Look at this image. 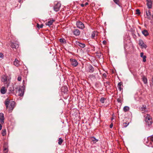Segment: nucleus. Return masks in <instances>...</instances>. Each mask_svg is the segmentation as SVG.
I'll return each instance as SVG.
<instances>
[{"label":"nucleus","mask_w":153,"mask_h":153,"mask_svg":"<svg viewBox=\"0 0 153 153\" xmlns=\"http://www.w3.org/2000/svg\"><path fill=\"white\" fill-rule=\"evenodd\" d=\"M15 102L10 101L8 98L6 99L4 104L7 109H8L9 112H11L15 107Z\"/></svg>","instance_id":"f257e3e1"},{"label":"nucleus","mask_w":153,"mask_h":153,"mask_svg":"<svg viewBox=\"0 0 153 153\" xmlns=\"http://www.w3.org/2000/svg\"><path fill=\"white\" fill-rule=\"evenodd\" d=\"M145 117L146 125L148 126L151 125L152 124V120L151 117L150 115L149 114H147Z\"/></svg>","instance_id":"f03ea898"},{"label":"nucleus","mask_w":153,"mask_h":153,"mask_svg":"<svg viewBox=\"0 0 153 153\" xmlns=\"http://www.w3.org/2000/svg\"><path fill=\"white\" fill-rule=\"evenodd\" d=\"M76 25L77 27L81 29H83L85 27L84 24L81 22H76Z\"/></svg>","instance_id":"7ed1b4c3"},{"label":"nucleus","mask_w":153,"mask_h":153,"mask_svg":"<svg viewBox=\"0 0 153 153\" xmlns=\"http://www.w3.org/2000/svg\"><path fill=\"white\" fill-rule=\"evenodd\" d=\"M71 64L74 67H76L78 64V63L76 60L73 59H70Z\"/></svg>","instance_id":"20e7f679"},{"label":"nucleus","mask_w":153,"mask_h":153,"mask_svg":"<svg viewBox=\"0 0 153 153\" xmlns=\"http://www.w3.org/2000/svg\"><path fill=\"white\" fill-rule=\"evenodd\" d=\"M11 47L13 50L19 48V45L17 43L15 42H11Z\"/></svg>","instance_id":"39448f33"},{"label":"nucleus","mask_w":153,"mask_h":153,"mask_svg":"<svg viewBox=\"0 0 153 153\" xmlns=\"http://www.w3.org/2000/svg\"><path fill=\"white\" fill-rule=\"evenodd\" d=\"M61 5V4L60 3H57L54 7V10L56 12L59 11V10Z\"/></svg>","instance_id":"423d86ee"},{"label":"nucleus","mask_w":153,"mask_h":153,"mask_svg":"<svg viewBox=\"0 0 153 153\" xmlns=\"http://www.w3.org/2000/svg\"><path fill=\"white\" fill-rule=\"evenodd\" d=\"M24 87L23 86L20 87L18 90V95L20 96H23L24 94Z\"/></svg>","instance_id":"0eeeda50"},{"label":"nucleus","mask_w":153,"mask_h":153,"mask_svg":"<svg viewBox=\"0 0 153 153\" xmlns=\"http://www.w3.org/2000/svg\"><path fill=\"white\" fill-rule=\"evenodd\" d=\"M140 111L143 113H145L147 112V110L146 105H143L140 108Z\"/></svg>","instance_id":"6e6552de"},{"label":"nucleus","mask_w":153,"mask_h":153,"mask_svg":"<svg viewBox=\"0 0 153 153\" xmlns=\"http://www.w3.org/2000/svg\"><path fill=\"white\" fill-rule=\"evenodd\" d=\"M4 114L3 113H0V122L1 124H2L4 123Z\"/></svg>","instance_id":"1a4fd4ad"},{"label":"nucleus","mask_w":153,"mask_h":153,"mask_svg":"<svg viewBox=\"0 0 153 153\" xmlns=\"http://www.w3.org/2000/svg\"><path fill=\"white\" fill-rule=\"evenodd\" d=\"M76 45L77 46H79L81 48H84L85 46V44L80 43L78 41L76 42Z\"/></svg>","instance_id":"9d476101"},{"label":"nucleus","mask_w":153,"mask_h":153,"mask_svg":"<svg viewBox=\"0 0 153 153\" xmlns=\"http://www.w3.org/2000/svg\"><path fill=\"white\" fill-rule=\"evenodd\" d=\"M147 3L146 4L148 7L149 9L151 8L152 7V1L151 0H146Z\"/></svg>","instance_id":"9b49d317"},{"label":"nucleus","mask_w":153,"mask_h":153,"mask_svg":"<svg viewBox=\"0 0 153 153\" xmlns=\"http://www.w3.org/2000/svg\"><path fill=\"white\" fill-rule=\"evenodd\" d=\"M139 45L140 46H141L142 48H146L147 47L146 45L144 44L143 41L141 40H139Z\"/></svg>","instance_id":"f8f14e48"},{"label":"nucleus","mask_w":153,"mask_h":153,"mask_svg":"<svg viewBox=\"0 0 153 153\" xmlns=\"http://www.w3.org/2000/svg\"><path fill=\"white\" fill-rule=\"evenodd\" d=\"M73 33L76 36L79 35L80 33V31L77 29H74Z\"/></svg>","instance_id":"ddd939ff"},{"label":"nucleus","mask_w":153,"mask_h":153,"mask_svg":"<svg viewBox=\"0 0 153 153\" xmlns=\"http://www.w3.org/2000/svg\"><path fill=\"white\" fill-rule=\"evenodd\" d=\"M88 70L90 73H92L94 71V68L91 65H90L88 67Z\"/></svg>","instance_id":"4468645a"},{"label":"nucleus","mask_w":153,"mask_h":153,"mask_svg":"<svg viewBox=\"0 0 153 153\" xmlns=\"http://www.w3.org/2000/svg\"><path fill=\"white\" fill-rule=\"evenodd\" d=\"M55 20H51L48 22L46 23V25L48 26L49 27H50V26L52 24L53 22Z\"/></svg>","instance_id":"2eb2a0df"},{"label":"nucleus","mask_w":153,"mask_h":153,"mask_svg":"<svg viewBox=\"0 0 153 153\" xmlns=\"http://www.w3.org/2000/svg\"><path fill=\"white\" fill-rule=\"evenodd\" d=\"M19 62V61L17 59H16L14 62V64L16 66L18 67L20 65Z\"/></svg>","instance_id":"dca6fc26"},{"label":"nucleus","mask_w":153,"mask_h":153,"mask_svg":"<svg viewBox=\"0 0 153 153\" xmlns=\"http://www.w3.org/2000/svg\"><path fill=\"white\" fill-rule=\"evenodd\" d=\"M140 56L143 59V62H145L146 61V56L145 55H143V53L141 52L140 53Z\"/></svg>","instance_id":"f3484780"},{"label":"nucleus","mask_w":153,"mask_h":153,"mask_svg":"<svg viewBox=\"0 0 153 153\" xmlns=\"http://www.w3.org/2000/svg\"><path fill=\"white\" fill-rule=\"evenodd\" d=\"M123 83L122 82H119L117 85V88L118 90L121 91V90L122 89V88H121V86L122 85Z\"/></svg>","instance_id":"a211bd4d"},{"label":"nucleus","mask_w":153,"mask_h":153,"mask_svg":"<svg viewBox=\"0 0 153 153\" xmlns=\"http://www.w3.org/2000/svg\"><path fill=\"white\" fill-rule=\"evenodd\" d=\"M0 92L2 94H5L6 92V90L5 89V87H2L0 91Z\"/></svg>","instance_id":"6ab92c4d"},{"label":"nucleus","mask_w":153,"mask_h":153,"mask_svg":"<svg viewBox=\"0 0 153 153\" xmlns=\"http://www.w3.org/2000/svg\"><path fill=\"white\" fill-rule=\"evenodd\" d=\"M146 15L148 16L147 18L149 19H150L151 13L149 10L146 11Z\"/></svg>","instance_id":"aec40b11"},{"label":"nucleus","mask_w":153,"mask_h":153,"mask_svg":"<svg viewBox=\"0 0 153 153\" xmlns=\"http://www.w3.org/2000/svg\"><path fill=\"white\" fill-rule=\"evenodd\" d=\"M143 34L145 36L149 35V33L147 30H144L142 31Z\"/></svg>","instance_id":"412c9836"},{"label":"nucleus","mask_w":153,"mask_h":153,"mask_svg":"<svg viewBox=\"0 0 153 153\" xmlns=\"http://www.w3.org/2000/svg\"><path fill=\"white\" fill-rule=\"evenodd\" d=\"M98 35V33L96 31H94L92 32L91 34V37L92 38H94L96 36H97Z\"/></svg>","instance_id":"4be33fe9"},{"label":"nucleus","mask_w":153,"mask_h":153,"mask_svg":"<svg viewBox=\"0 0 153 153\" xmlns=\"http://www.w3.org/2000/svg\"><path fill=\"white\" fill-rule=\"evenodd\" d=\"M91 139L94 143L98 141V140L96 139L94 137H91Z\"/></svg>","instance_id":"5701e85b"},{"label":"nucleus","mask_w":153,"mask_h":153,"mask_svg":"<svg viewBox=\"0 0 153 153\" xmlns=\"http://www.w3.org/2000/svg\"><path fill=\"white\" fill-rule=\"evenodd\" d=\"M7 80V77L5 76H4L3 77H2L1 79V81L4 82V83L5 82H6Z\"/></svg>","instance_id":"b1692460"},{"label":"nucleus","mask_w":153,"mask_h":153,"mask_svg":"<svg viewBox=\"0 0 153 153\" xmlns=\"http://www.w3.org/2000/svg\"><path fill=\"white\" fill-rule=\"evenodd\" d=\"M123 110L125 112H126L129 110V108L128 106H125L123 108Z\"/></svg>","instance_id":"393cba45"},{"label":"nucleus","mask_w":153,"mask_h":153,"mask_svg":"<svg viewBox=\"0 0 153 153\" xmlns=\"http://www.w3.org/2000/svg\"><path fill=\"white\" fill-rule=\"evenodd\" d=\"M59 42L62 43H66L65 40L63 38H60L59 39Z\"/></svg>","instance_id":"a878e982"},{"label":"nucleus","mask_w":153,"mask_h":153,"mask_svg":"<svg viewBox=\"0 0 153 153\" xmlns=\"http://www.w3.org/2000/svg\"><path fill=\"white\" fill-rule=\"evenodd\" d=\"M143 81L145 84H146L147 83V78L144 76H143L142 78Z\"/></svg>","instance_id":"bb28decb"},{"label":"nucleus","mask_w":153,"mask_h":153,"mask_svg":"<svg viewBox=\"0 0 153 153\" xmlns=\"http://www.w3.org/2000/svg\"><path fill=\"white\" fill-rule=\"evenodd\" d=\"M4 153H7L8 149L7 147H5V146L4 145Z\"/></svg>","instance_id":"cd10ccee"},{"label":"nucleus","mask_w":153,"mask_h":153,"mask_svg":"<svg viewBox=\"0 0 153 153\" xmlns=\"http://www.w3.org/2000/svg\"><path fill=\"white\" fill-rule=\"evenodd\" d=\"M63 142V140L61 138H59L58 140V143L59 144L61 145Z\"/></svg>","instance_id":"c85d7f7f"},{"label":"nucleus","mask_w":153,"mask_h":153,"mask_svg":"<svg viewBox=\"0 0 153 153\" xmlns=\"http://www.w3.org/2000/svg\"><path fill=\"white\" fill-rule=\"evenodd\" d=\"M6 130L5 129H3L2 130V134L3 136H4L6 134Z\"/></svg>","instance_id":"c756f323"},{"label":"nucleus","mask_w":153,"mask_h":153,"mask_svg":"<svg viewBox=\"0 0 153 153\" xmlns=\"http://www.w3.org/2000/svg\"><path fill=\"white\" fill-rule=\"evenodd\" d=\"M43 24H41L40 25H39L38 23H37L36 25V27L37 28H39V29L40 28H42L43 27Z\"/></svg>","instance_id":"7c9ffc66"},{"label":"nucleus","mask_w":153,"mask_h":153,"mask_svg":"<svg viewBox=\"0 0 153 153\" xmlns=\"http://www.w3.org/2000/svg\"><path fill=\"white\" fill-rule=\"evenodd\" d=\"M8 90L10 92H12L14 91V89L13 86H12L11 87H10L8 89Z\"/></svg>","instance_id":"2f4dec72"},{"label":"nucleus","mask_w":153,"mask_h":153,"mask_svg":"<svg viewBox=\"0 0 153 153\" xmlns=\"http://www.w3.org/2000/svg\"><path fill=\"white\" fill-rule=\"evenodd\" d=\"M113 1L116 4L120 6L119 0H113Z\"/></svg>","instance_id":"473e14b6"},{"label":"nucleus","mask_w":153,"mask_h":153,"mask_svg":"<svg viewBox=\"0 0 153 153\" xmlns=\"http://www.w3.org/2000/svg\"><path fill=\"white\" fill-rule=\"evenodd\" d=\"M105 99L103 97L101 98L100 100V101L102 103H104L105 102Z\"/></svg>","instance_id":"72a5a7b5"},{"label":"nucleus","mask_w":153,"mask_h":153,"mask_svg":"<svg viewBox=\"0 0 153 153\" xmlns=\"http://www.w3.org/2000/svg\"><path fill=\"white\" fill-rule=\"evenodd\" d=\"M149 139L153 142V135L149 136Z\"/></svg>","instance_id":"f704fd0d"},{"label":"nucleus","mask_w":153,"mask_h":153,"mask_svg":"<svg viewBox=\"0 0 153 153\" xmlns=\"http://www.w3.org/2000/svg\"><path fill=\"white\" fill-rule=\"evenodd\" d=\"M140 13V11L139 9H137L136 10V14H137L139 15Z\"/></svg>","instance_id":"c9c22d12"},{"label":"nucleus","mask_w":153,"mask_h":153,"mask_svg":"<svg viewBox=\"0 0 153 153\" xmlns=\"http://www.w3.org/2000/svg\"><path fill=\"white\" fill-rule=\"evenodd\" d=\"M128 124L129 123H125L123 124V126L125 127H126L128 125Z\"/></svg>","instance_id":"e433bc0d"},{"label":"nucleus","mask_w":153,"mask_h":153,"mask_svg":"<svg viewBox=\"0 0 153 153\" xmlns=\"http://www.w3.org/2000/svg\"><path fill=\"white\" fill-rule=\"evenodd\" d=\"M18 80L19 81H21V80H22V77L21 76H19L18 77Z\"/></svg>","instance_id":"4c0bfd02"},{"label":"nucleus","mask_w":153,"mask_h":153,"mask_svg":"<svg viewBox=\"0 0 153 153\" xmlns=\"http://www.w3.org/2000/svg\"><path fill=\"white\" fill-rule=\"evenodd\" d=\"M4 57L3 54L1 53H0V57L1 58H3Z\"/></svg>","instance_id":"58836bf2"},{"label":"nucleus","mask_w":153,"mask_h":153,"mask_svg":"<svg viewBox=\"0 0 153 153\" xmlns=\"http://www.w3.org/2000/svg\"><path fill=\"white\" fill-rule=\"evenodd\" d=\"M117 100L118 102L121 103V99L119 98L117 99Z\"/></svg>","instance_id":"ea45409f"},{"label":"nucleus","mask_w":153,"mask_h":153,"mask_svg":"<svg viewBox=\"0 0 153 153\" xmlns=\"http://www.w3.org/2000/svg\"><path fill=\"white\" fill-rule=\"evenodd\" d=\"M102 76H103L105 77V78H106V77H107L106 74L105 73L103 74H102Z\"/></svg>","instance_id":"a19ab883"},{"label":"nucleus","mask_w":153,"mask_h":153,"mask_svg":"<svg viewBox=\"0 0 153 153\" xmlns=\"http://www.w3.org/2000/svg\"><path fill=\"white\" fill-rule=\"evenodd\" d=\"M151 85L153 86V77L152 79V82L151 83Z\"/></svg>","instance_id":"79ce46f5"},{"label":"nucleus","mask_w":153,"mask_h":153,"mask_svg":"<svg viewBox=\"0 0 153 153\" xmlns=\"http://www.w3.org/2000/svg\"><path fill=\"white\" fill-rule=\"evenodd\" d=\"M110 83L109 82H106L105 83V84H106L107 85H109Z\"/></svg>","instance_id":"37998d69"},{"label":"nucleus","mask_w":153,"mask_h":153,"mask_svg":"<svg viewBox=\"0 0 153 153\" xmlns=\"http://www.w3.org/2000/svg\"><path fill=\"white\" fill-rule=\"evenodd\" d=\"M113 126V124L112 123H111L110 125V128H111Z\"/></svg>","instance_id":"c03bdc74"},{"label":"nucleus","mask_w":153,"mask_h":153,"mask_svg":"<svg viewBox=\"0 0 153 153\" xmlns=\"http://www.w3.org/2000/svg\"><path fill=\"white\" fill-rule=\"evenodd\" d=\"M106 42L105 40H104L103 41L102 43L103 44H105Z\"/></svg>","instance_id":"a18cd8bd"},{"label":"nucleus","mask_w":153,"mask_h":153,"mask_svg":"<svg viewBox=\"0 0 153 153\" xmlns=\"http://www.w3.org/2000/svg\"><path fill=\"white\" fill-rule=\"evenodd\" d=\"M2 126L1 125V124H0V131L1 130V129L2 128Z\"/></svg>","instance_id":"49530a36"},{"label":"nucleus","mask_w":153,"mask_h":153,"mask_svg":"<svg viewBox=\"0 0 153 153\" xmlns=\"http://www.w3.org/2000/svg\"><path fill=\"white\" fill-rule=\"evenodd\" d=\"M63 88H65V89L66 90H65L66 91H67V87H64Z\"/></svg>","instance_id":"de8ad7c7"},{"label":"nucleus","mask_w":153,"mask_h":153,"mask_svg":"<svg viewBox=\"0 0 153 153\" xmlns=\"http://www.w3.org/2000/svg\"><path fill=\"white\" fill-rule=\"evenodd\" d=\"M88 4V2H86L84 4V5H87Z\"/></svg>","instance_id":"09e8293b"},{"label":"nucleus","mask_w":153,"mask_h":153,"mask_svg":"<svg viewBox=\"0 0 153 153\" xmlns=\"http://www.w3.org/2000/svg\"><path fill=\"white\" fill-rule=\"evenodd\" d=\"M84 4H81V6L82 7H84Z\"/></svg>","instance_id":"8fccbe9b"},{"label":"nucleus","mask_w":153,"mask_h":153,"mask_svg":"<svg viewBox=\"0 0 153 153\" xmlns=\"http://www.w3.org/2000/svg\"><path fill=\"white\" fill-rule=\"evenodd\" d=\"M22 0H19V2H21V1H22Z\"/></svg>","instance_id":"3c124183"},{"label":"nucleus","mask_w":153,"mask_h":153,"mask_svg":"<svg viewBox=\"0 0 153 153\" xmlns=\"http://www.w3.org/2000/svg\"><path fill=\"white\" fill-rule=\"evenodd\" d=\"M152 18L153 19V14H152Z\"/></svg>","instance_id":"603ef678"}]
</instances>
